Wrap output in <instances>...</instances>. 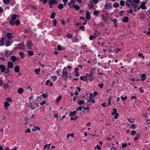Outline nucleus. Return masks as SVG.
Instances as JSON below:
<instances>
[{
    "label": "nucleus",
    "mask_w": 150,
    "mask_h": 150,
    "mask_svg": "<svg viewBox=\"0 0 150 150\" xmlns=\"http://www.w3.org/2000/svg\"><path fill=\"white\" fill-rule=\"evenodd\" d=\"M25 45L24 44L23 42L20 43L18 44V48L22 50H24V48Z\"/></svg>",
    "instance_id": "nucleus-5"
},
{
    "label": "nucleus",
    "mask_w": 150,
    "mask_h": 150,
    "mask_svg": "<svg viewBox=\"0 0 150 150\" xmlns=\"http://www.w3.org/2000/svg\"><path fill=\"white\" fill-rule=\"evenodd\" d=\"M5 40L4 37H2L1 40L0 42V45L1 46H4V41Z\"/></svg>",
    "instance_id": "nucleus-9"
},
{
    "label": "nucleus",
    "mask_w": 150,
    "mask_h": 150,
    "mask_svg": "<svg viewBox=\"0 0 150 150\" xmlns=\"http://www.w3.org/2000/svg\"><path fill=\"white\" fill-rule=\"evenodd\" d=\"M86 18L87 20H89L91 18L90 14L88 11H87L86 12Z\"/></svg>",
    "instance_id": "nucleus-8"
},
{
    "label": "nucleus",
    "mask_w": 150,
    "mask_h": 150,
    "mask_svg": "<svg viewBox=\"0 0 150 150\" xmlns=\"http://www.w3.org/2000/svg\"><path fill=\"white\" fill-rule=\"evenodd\" d=\"M131 132V136H134L136 134V131L135 130H132Z\"/></svg>",
    "instance_id": "nucleus-30"
},
{
    "label": "nucleus",
    "mask_w": 150,
    "mask_h": 150,
    "mask_svg": "<svg viewBox=\"0 0 150 150\" xmlns=\"http://www.w3.org/2000/svg\"><path fill=\"white\" fill-rule=\"evenodd\" d=\"M92 95L91 93H90V97L89 98V100H88V101L90 102H91L92 103H94L95 102V100H94L93 98H91L92 96L91 95Z\"/></svg>",
    "instance_id": "nucleus-12"
},
{
    "label": "nucleus",
    "mask_w": 150,
    "mask_h": 150,
    "mask_svg": "<svg viewBox=\"0 0 150 150\" xmlns=\"http://www.w3.org/2000/svg\"><path fill=\"white\" fill-rule=\"evenodd\" d=\"M52 77L54 81L55 80L57 79V77L56 76H52Z\"/></svg>",
    "instance_id": "nucleus-48"
},
{
    "label": "nucleus",
    "mask_w": 150,
    "mask_h": 150,
    "mask_svg": "<svg viewBox=\"0 0 150 150\" xmlns=\"http://www.w3.org/2000/svg\"><path fill=\"white\" fill-rule=\"evenodd\" d=\"M139 134H137V136L136 137H135L134 138V140L135 141H136V140H137V139H139Z\"/></svg>",
    "instance_id": "nucleus-49"
},
{
    "label": "nucleus",
    "mask_w": 150,
    "mask_h": 150,
    "mask_svg": "<svg viewBox=\"0 0 150 150\" xmlns=\"http://www.w3.org/2000/svg\"><path fill=\"white\" fill-rule=\"evenodd\" d=\"M11 58L12 61L13 62H15L17 60V58L15 56H13L11 57Z\"/></svg>",
    "instance_id": "nucleus-21"
},
{
    "label": "nucleus",
    "mask_w": 150,
    "mask_h": 150,
    "mask_svg": "<svg viewBox=\"0 0 150 150\" xmlns=\"http://www.w3.org/2000/svg\"><path fill=\"white\" fill-rule=\"evenodd\" d=\"M11 33H8L7 34V36L8 38V39H11L12 36L11 35Z\"/></svg>",
    "instance_id": "nucleus-22"
},
{
    "label": "nucleus",
    "mask_w": 150,
    "mask_h": 150,
    "mask_svg": "<svg viewBox=\"0 0 150 150\" xmlns=\"http://www.w3.org/2000/svg\"><path fill=\"white\" fill-rule=\"evenodd\" d=\"M56 14L55 13H53L51 14V15L50 17L51 18L54 19L55 16Z\"/></svg>",
    "instance_id": "nucleus-32"
},
{
    "label": "nucleus",
    "mask_w": 150,
    "mask_h": 150,
    "mask_svg": "<svg viewBox=\"0 0 150 150\" xmlns=\"http://www.w3.org/2000/svg\"><path fill=\"white\" fill-rule=\"evenodd\" d=\"M145 3H142L140 5V8L143 9H146V7L145 5Z\"/></svg>",
    "instance_id": "nucleus-15"
},
{
    "label": "nucleus",
    "mask_w": 150,
    "mask_h": 150,
    "mask_svg": "<svg viewBox=\"0 0 150 150\" xmlns=\"http://www.w3.org/2000/svg\"><path fill=\"white\" fill-rule=\"evenodd\" d=\"M125 2L123 1H120V4L121 6H123L124 5Z\"/></svg>",
    "instance_id": "nucleus-43"
},
{
    "label": "nucleus",
    "mask_w": 150,
    "mask_h": 150,
    "mask_svg": "<svg viewBox=\"0 0 150 150\" xmlns=\"http://www.w3.org/2000/svg\"><path fill=\"white\" fill-rule=\"evenodd\" d=\"M133 1L136 4H139V3L140 1L139 0H133Z\"/></svg>",
    "instance_id": "nucleus-53"
},
{
    "label": "nucleus",
    "mask_w": 150,
    "mask_h": 150,
    "mask_svg": "<svg viewBox=\"0 0 150 150\" xmlns=\"http://www.w3.org/2000/svg\"><path fill=\"white\" fill-rule=\"evenodd\" d=\"M28 54L29 55L32 56L34 54V52L32 51H29L28 52Z\"/></svg>",
    "instance_id": "nucleus-29"
},
{
    "label": "nucleus",
    "mask_w": 150,
    "mask_h": 150,
    "mask_svg": "<svg viewBox=\"0 0 150 150\" xmlns=\"http://www.w3.org/2000/svg\"><path fill=\"white\" fill-rule=\"evenodd\" d=\"M119 116V114L118 113H116L114 116V117L115 119H117L118 118V116Z\"/></svg>",
    "instance_id": "nucleus-60"
},
{
    "label": "nucleus",
    "mask_w": 150,
    "mask_h": 150,
    "mask_svg": "<svg viewBox=\"0 0 150 150\" xmlns=\"http://www.w3.org/2000/svg\"><path fill=\"white\" fill-rule=\"evenodd\" d=\"M10 23L11 25H14L15 24V23L14 22V21H13L11 20L10 21Z\"/></svg>",
    "instance_id": "nucleus-46"
},
{
    "label": "nucleus",
    "mask_w": 150,
    "mask_h": 150,
    "mask_svg": "<svg viewBox=\"0 0 150 150\" xmlns=\"http://www.w3.org/2000/svg\"><path fill=\"white\" fill-rule=\"evenodd\" d=\"M8 87V85L7 83H5L4 84L3 87L5 89H6Z\"/></svg>",
    "instance_id": "nucleus-38"
},
{
    "label": "nucleus",
    "mask_w": 150,
    "mask_h": 150,
    "mask_svg": "<svg viewBox=\"0 0 150 150\" xmlns=\"http://www.w3.org/2000/svg\"><path fill=\"white\" fill-rule=\"evenodd\" d=\"M85 28V27L84 26H81L79 27V28L81 30H84V29Z\"/></svg>",
    "instance_id": "nucleus-57"
},
{
    "label": "nucleus",
    "mask_w": 150,
    "mask_h": 150,
    "mask_svg": "<svg viewBox=\"0 0 150 150\" xmlns=\"http://www.w3.org/2000/svg\"><path fill=\"white\" fill-rule=\"evenodd\" d=\"M67 68L66 67H64L63 70V75L62 76H67L68 73L67 71Z\"/></svg>",
    "instance_id": "nucleus-4"
},
{
    "label": "nucleus",
    "mask_w": 150,
    "mask_h": 150,
    "mask_svg": "<svg viewBox=\"0 0 150 150\" xmlns=\"http://www.w3.org/2000/svg\"><path fill=\"white\" fill-rule=\"evenodd\" d=\"M16 15L15 14H13L11 16V20L13 21L15 20L16 19Z\"/></svg>",
    "instance_id": "nucleus-25"
},
{
    "label": "nucleus",
    "mask_w": 150,
    "mask_h": 150,
    "mask_svg": "<svg viewBox=\"0 0 150 150\" xmlns=\"http://www.w3.org/2000/svg\"><path fill=\"white\" fill-rule=\"evenodd\" d=\"M82 107L81 106H79L78 108L76 109V110L77 111H81L82 110Z\"/></svg>",
    "instance_id": "nucleus-44"
},
{
    "label": "nucleus",
    "mask_w": 150,
    "mask_h": 150,
    "mask_svg": "<svg viewBox=\"0 0 150 150\" xmlns=\"http://www.w3.org/2000/svg\"><path fill=\"white\" fill-rule=\"evenodd\" d=\"M12 54V51L10 52L8 50H7L5 53V55L6 57H8L10 55Z\"/></svg>",
    "instance_id": "nucleus-6"
},
{
    "label": "nucleus",
    "mask_w": 150,
    "mask_h": 150,
    "mask_svg": "<svg viewBox=\"0 0 150 150\" xmlns=\"http://www.w3.org/2000/svg\"><path fill=\"white\" fill-rule=\"evenodd\" d=\"M57 50H64V48H63V49H62V48L61 46L60 45H58V46L57 47Z\"/></svg>",
    "instance_id": "nucleus-31"
},
{
    "label": "nucleus",
    "mask_w": 150,
    "mask_h": 150,
    "mask_svg": "<svg viewBox=\"0 0 150 150\" xmlns=\"http://www.w3.org/2000/svg\"><path fill=\"white\" fill-rule=\"evenodd\" d=\"M99 14V12L96 10L94 11L93 12V14L94 15H96V16H98V15Z\"/></svg>",
    "instance_id": "nucleus-33"
},
{
    "label": "nucleus",
    "mask_w": 150,
    "mask_h": 150,
    "mask_svg": "<svg viewBox=\"0 0 150 150\" xmlns=\"http://www.w3.org/2000/svg\"><path fill=\"white\" fill-rule=\"evenodd\" d=\"M121 98L122 100H125L127 98V97L125 96L123 97V96H121L120 97Z\"/></svg>",
    "instance_id": "nucleus-59"
},
{
    "label": "nucleus",
    "mask_w": 150,
    "mask_h": 150,
    "mask_svg": "<svg viewBox=\"0 0 150 150\" xmlns=\"http://www.w3.org/2000/svg\"><path fill=\"white\" fill-rule=\"evenodd\" d=\"M80 79L81 80L83 81H87V79L86 77L84 76H81L80 77Z\"/></svg>",
    "instance_id": "nucleus-26"
},
{
    "label": "nucleus",
    "mask_w": 150,
    "mask_h": 150,
    "mask_svg": "<svg viewBox=\"0 0 150 150\" xmlns=\"http://www.w3.org/2000/svg\"><path fill=\"white\" fill-rule=\"evenodd\" d=\"M76 111H74V112H71L70 113V115H75L76 113Z\"/></svg>",
    "instance_id": "nucleus-64"
},
{
    "label": "nucleus",
    "mask_w": 150,
    "mask_h": 150,
    "mask_svg": "<svg viewBox=\"0 0 150 150\" xmlns=\"http://www.w3.org/2000/svg\"><path fill=\"white\" fill-rule=\"evenodd\" d=\"M76 2V0H71V1L69 3V5H70L72 3H74Z\"/></svg>",
    "instance_id": "nucleus-63"
},
{
    "label": "nucleus",
    "mask_w": 150,
    "mask_h": 150,
    "mask_svg": "<svg viewBox=\"0 0 150 150\" xmlns=\"http://www.w3.org/2000/svg\"><path fill=\"white\" fill-rule=\"evenodd\" d=\"M89 107L88 106H87L86 108H84V110H88V113H89Z\"/></svg>",
    "instance_id": "nucleus-61"
},
{
    "label": "nucleus",
    "mask_w": 150,
    "mask_h": 150,
    "mask_svg": "<svg viewBox=\"0 0 150 150\" xmlns=\"http://www.w3.org/2000/svg\"><path fill=\"white\" fill-rule=\"evenodd\" d=\"M126 5L128 7H129L130 5H134L133 2L131 0H127L126 1Z\"/></svg>",
    "instance_id": "nucleus-2"
},
{
    "label": "nucleus",
    "mask_w": 150,
    "mask_h": 150,
    "mask_svg": "<svg viewBox=\"0 0 150 150\" xmlns=\"http://www.w3.org/2000/svg\"><path fill=\"white\" fill-rule=\"evenodd\" d=\"M40 129L39 127H35H35L32 129V130L33 131H36L37 130H40Z\"/></svg>",
    "instance_id": "nucleus-20"
},
{
    "label": "nucleus",
    "mask_w": 150,
    "mask_h": 150,
    "mask_svg": "<svg viewBox=\"0 0 150 150\" xmlns=\"http://www.w3.org/2000/svg\"><path fill=\"white\" fill-rule=\"evenodd\" d=\"M67 37L69 38H71L73 37V36L72 35L69 33H68L67 34Z\"/></svg>",
    "instance_id": "nucleus-42"
},
{
    "label": "nucleus",
    "mask_w": 150,
    "mask_h": 150,
    "mask_svg": "<svg viewBox=\"0 0 150 150\" xmlns=\"http://www.w3.org/2000/svg\"><path fill=\"white\" fill-rule=\"evenodd\" d=\"M127 144V143H124L123 144H122V148H123L125 147H126Z\"/></svg>",
    "instance_id": "nucleus-54"
},
{
    "label": "nucleus",
    "mask_w": 150,
    "mask_h": 150,
    "mask_svg": "<svg viewBox=\"0 0 150 150\" xmlns=\"http://www.w3.org/2000/svg\"><path fill=\"white\" fill-rule=\"evenodd\" d=\"M24 121L25 122V124L26 125L27 122L28 121V118L27 117L25 118Z\"/></svg>",
    "instance_id": "nucleus-52"
},
{
    "label": "nucleus",
    "mask_w": 150,
    "mask_h": 150,
    "mask_svg": "<svg viewBox=\"0 0 150 150\" xmlns=\"http://www.w3.org/2000/svg\"><path fill=\"white\" fill-rule=\"evenodd\" d=\"M58 8L60 9H61L63 8V6L62 4H60L58 6Z\"/></svg>",
    "instance_id": "nucleus-37"
},
{
    "label": "nucleus",
    "mask_w": 150,
    "mask_h": 150,
    "mask_svg": "<svg viewBox=\"0 0 150 150\" xmlns=\"http://www.w3.org/2000/svg\"><path fill=\"white\" fill-rule=\"evenodd\" d=\"M19 54L20 56L22 58H23L24 56V54L23 52H21L19 53Z\"/></svg>",
    "instance_id": "nucleus-47"
},
{
    "label": "nucleus",
    "mask_w": 150,
    "mask_h": 150,
    "mask_svg": "<svg viewBox=\"0 0 150 150\" xmlns=\"http://www.w3.org/2000/svg\"><path fill=\"white\" fill-rule=\"evenodd\" d=\"M26 46L27 48L29 50L32 49V47L33 46V44L31 41L28 40L27 42Z\"/></svg>",
    "instance_id": "nucleus-1"
},
{
    "label": "nucleus",
    "mask_w": 150,
    "mask_h": 150,
    "mask_svg": "<svg viewBox=\"0 0 150 150\" xmlns=\"http://www.w3.org/2000/svg\"><path fill=\"white\" fill-rule=\"evenodd\" d=\"M84 103V102L83 100H81L79 101L78 104L79 105H81L82 104H83Z\"/></svg>",
    "instance_id": "nucleus-55"
},
{
    "label": "nucleus",
    "mask_w": 150,
    "mask_h": 150,
    "mask_svg": "<svg viewBox=\"0 0 150 150\" xmlns=\"http://www.w3.org/2000/svg\"><path fill=\"white\" fill-rule=\"evenodd\" d=\"M6 69L4 65H0V70H1V72H3L5 71Z\"/></svg>",
    "instance_id": "nucleus-11"
},
{
    "label": "nucleus",
    "mask_w": 150,
    "mask_h": 150,
    "mask_svg": "<svg viewBox=\"0 0 150 150\" xmlns=\"http://www.w3.org/2000/svg\"><path fill=\"white\" fill-rule=\"evenodd\" d=\"M47 148V149L49 148H50V145L46 144L44 146V149H45Z\"/></svg>",
    "instance_id": "nucleus-50"
},
{
    "label": "nucleus",
    "mask_w": 150,
    "mask_h": 150,
    "mask_svg": "<svg viewBox=\"0 0 150 150\" xmlns=\"http://www.w3.org/2000/svg\"><path fill=\"white\" fill-rule=\"evenodd\" d=\"M40 71V69L39 68L38 69H35L34 70V71L37 74H38V72Z\"/></svg>",
    "instance_id": "nucleus-40"
},
{
    "label": "nucleus",
    "mask_w": 150,
    "mask_h": 150,
    "mask_svg": "<svg viewBox=\"0 0 150 150\" xmlns=\"http://www.w3.org/2000/svg\"><path fill=\"white\" fill-rule=\"evenodd\" d=\"M49 4L52 5L54 4H57V2L56 0H50L49 1Z\"/></svg>",
    "instance_id": "nucleus-7"
},
{
    "label": "nucleus",
    "mask_w": 150,
    "mask_h": 150,
    "mask_svg": "<svg viewBox=\"0 0 150 150\" xmlns=\"http://www.w3.org/2000/svg\"><path fill=\"white\" fill-rule=\"evenodd\" d=\"M112 6L111 3H107L104 6V8L106 9H109Z\"/></svg>",
    "instance_id": "nucleus-3"
},
{
    "label": "nucleus",
    "mask_w": 150,
    "mask_h": 150,
    "mask_svg": "<svg viewBox=\"0 0 150 150\" xmlns=\"http://www.w3.org/2000/svg\"><path fill=\"white\" fill-rule=\"evenodd\" d=\"M74 8L76 10H78L79 9V6L77 5H75L74 6Z\"/></svg>",
    "instance_id": "nucleus-39"
},
{
    "label": "nucleus",
    "mask_w": 150,
    "mask_h": 150,
    "mask_svg": "<svg viewBox=\"0 0 150 150\" xmlns=\"http://www.w3.org/2000/svg\"><path fill=\"white\" fill-rule=\"evenodd\" d=\"M119 6V4L117 3H115L113 5V6L115 8Z\"/></svg>",
    "instance_id": "nucleus-41"
},
{
    "label": "nucleus",
    "mask_w": 150,
    "mask_h": 150,
    "mask_svg": "<svg viewBox=\"0 0 150 150\" xmlns=\"http://www.w3.org/2000/svg\"><path fill=\"white\" fill-rule=\"evenodd\" d=\"M129 18L127 17H125L123 18L122 20V21L124 23H126L128 22Z\"/></svg>",
    "instance_id": "nucleus-16"
},
{
    "label": "nucleus",
    "mask_w": 150,
    "mask_h": 150,
    "mask_svg": "<svg viewBox=\"0 0 150 150\" xmlns=\"http://www.w3.org/2000/svg\"><path fill=\"white\" fill-rule=\"evenodd\" d=\"M112 110L113 111V112L112 113V115H114L116 114V113H117V110L116 109L114 108L112 109Z\"/></svg>",
    "instance_id": "nucleus-28"
},
{
    "label": "nucleus",
    "mask_w": 150,
    "mask_h": 150,
    "mask_svg": "<svg viewBox=\"0 0 150 150\" xmlns=\"http://www.w3.org/2000/svg\"><path fill=\"white\" fill-rule=\"evenodd\" d=\"M29 101L30 102V103L31 104V105H30V108L33 110H34L35 109V108L36 107L35 106V107H32V103H31L30 101V100H29Z\"/></svg>",
    "instance_id": "nucleus-35"
},
{
    "label": "nucleus",
    "mask_w": 150,
    "mask_h": 150,
    "mask_svg": "<svg viewBox=\"0 0 150 150\" xmlns=\"http://www.w3.org/2000/svg\"><path fill=\"white\" fill-rule=\"evenodd\" d=\"M145 15L143 13H141L140 14V17L141 19H144L145 18Z\"/></svg>",
    "instance_id": "nucleus-23"
},
{
    "label": "nucleus",
    "mask_w": 150,
    "mask_h": 150,
    "mask_svg": "<svg viewBox=\"0 0 150 150\" xmlns=\"http://www.w3.org/2000/svg\"><path fill=\"white\" fill-rule=\"evenodd\" d=\"M23 91V89L22 88H19L18 90V93L19 94H21L22 93Z\"/></svg>",
    "instance_id": "nucleus-18"
},
{
    "label": "nucleus",
    "mask_w": 150,
    "mask_h": 150,
    "mask_svg": "<svg viewBox=\"0 0 150 150\" xmlns=\"http://www.w3.org/2000/svg\"><path fill=\"white\" fill-rule=\"evenodd\" d=\"M8 67L10 68H12L13 67V63L11 62H9L8 63Z\"/></svg>",
    "instance_id": "nucleus-13"
},
{
    "label": "nucleus",
    "mask_w": 150,
    "mask_h": 150,
    "mask_svg": "<svg viewBox=\"0 0 150 150\" xmlns=\"http://www.w3.org/2000/svg\"><path fill=\"white\" fill-rule=\"evenodd\" d=\"M57 23V20L56 19H55L54 21V22H53V25L54 26H55L56 25Z\"/></svg>",
    "instance_id": "nucleus-62"
},
{
    "label": "nucleus",
    "mask_w": 150,
    "mask_h": 150,
    "mask_svg": "<svg viewBox=\"0 0 150 150\" xmlns=\"http://www.w3.org/2000/svg\"><path fill=\"white\" fill-rule=\"evenodd\" d=\"M62 98V96L61 95H59L58 97L57 98L56 100L57 102H58L59 100H60Z\"/></svg>",
    "instance_id": "nucleus-34"
},
{
    "label": "nucleus",
    "mask_w": 150,
    "mask_h": 150,
    "mask_svg": "<svg viewBox=\"0 0 150 150\" xmlns=\"http://www.w3.org/2000/svg\"><path fill=\"white\" fill-rule=\"evenodd\" d=\"M10 2V0H3V2L5 4H8Z\"/></svg>",
    "instance_id": "nucleus-27"
},
{
    "label": "nucleus",
    "mask_w": 150,
    "mask_h": 150,
    "mask_svg": "<svg viewBox=\"0 0 150 150\" xmlns=\"http://www.w3.org/2000/svg\"><path fill=\"white\" fill-rule=\"evenodd\" d=\"M88 6L89 8H92L93 6V5L92 4H90L88 5Z\"/></svg>",
    "instance_id": "nucleus-58"
},
{
    "label": "nucleus",
    "mask_w": 150,
    "mask_h": 150,
    "mask_svg": "<svg viewBox=\"0 0 150 150\" xmlns=\"http://www.w3.org/2000/svg\"><path fill=\"white\" fill-rule=\"evenodd\" d=\"M20 23V21L19 20H17L16 21V22L15 23V24L17 25H18Z\"/></svg>",
    "instance_id": "nucleus-45"
},
{
    "label": "nucleus",
    "mask_w": 150,
    "mask_h": 150,
    "mask_svg": "<svg viewBox=\"0 0 150 150\" xmlns=\"http://www.w3.org/2000/svg\"><path fill=\"white\" fill-rule=\"evenodd\" d=\"M135 127V125L134 124H132L131 125V127H130V128H132L133 129H134Z\"/></svg>",
    "instance_id": "nucleus-56"
},
{
    "label": "nucleus",
    "mask_w": 150,
    "mask_h": 150,
    "mask_svg": "<svg viewBox=\"0 0 150 150\" xmlns=\"http://www.w3.org/2000/svg\"><path fill=\"white\" fill-rule=\"evenodd\" d=\"M11 45V43L10 41L9 40H6V45L7 47H8L10 46Z\"/></svg>",
    "instance_id": "nucleus-19"
},
{
    "label": "nucleus",
    "mask_w": 150,
    "mask_h": 150,
    "mask_svg": "<svg viewBox=\"0 0 150 150\" xmlns=\"http://www.w3.org/2000/svg\"><path fill=\"white\" fill-rule=\"evenodd\" d=\"M5 71V73L6 74L8 73L10 71V70L8 68L6 69Z\"/></svg>",
    "instance_id": "nucleus-51"
},
{
    "label": "nucleus",
    "mask_w": 150,
    "mask_h": 150,
    "mask_svg": "<svg viewBox=\"0 0 150 150\" xmlns=\"http://www.w3.org/2000/svg\"><path fill=\"white\" fill-rule=\"evenodd\" d=\"M4 106L6 107V109H7V107H8L9 106V104L6 102H5L4 103Z\"/></svg>",
    "instance_id": "nucleus-24"
},
{
    "label": "nucleus",
    "mask_w": 150,
    "mask_h": 150,
    "mask_svg": "<svg viewBox=\"0 0 150 150\" xmlns=\"http://www.w3.org/2000/svg\"><path fill=\"white\" fill-rule=\"evenodd\" d=\"M146 74H145L144 73L142 74L141 76V80L142 81H143L144 80H145L146 78Z\"/></svg>",
    "instance_id": "nucleus-10"
},
{
    "label": "nucleus",
    "mask_w": 150,
    "mask_h": 150,
    "mask_svg": "<svg viewBox=\"0 0 150 150\" xmlns=\"http://www.w3.org/2000/svg\"><path fill=\"white\" fill-rule=\"evenodd\" d=\"M71 120H75L77 119V117L75 115H71Z\"/></svg>",
    "instance_id": "nucleus-17"
},
{
    "label": "nucleus",
    "mask_w": 150,
    "mask_h": 150,
    "mask_svg": "<svg viewBox=\"0 0 150 150\" xmlns=\"http://www.w3.org/2000/svg\"><path fill=\"white\" fill-rule=\"evenodd\" d=\"M96 38V37H94L92 35H91L90 36L89 39L90 40H95Z\"/></svg>",
    "instance_id": "nucleus-36"
},
{
    "label": "nucleus",
    "mask_w": 150,
    "mask_h": 150,
    "mask_svg": "<svg viewBox=\"0 0 150 150\" xmlns=\"http://www.w3.org/2000/svg\"><path fill=\"white\" fill-rule=\"evenodd\" d=\"M14 70L16 72H18L20 71V68L18 66H16L14 67Z\"/></svg>",
    "instance_id": "nucleus-14"
}]
</instances>
